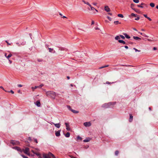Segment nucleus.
<instances>
[{
  "label": "nucleus",
  "mask_w": 158,
  "mask_h": 158,
  "mask_svg": "<svg viewBox=\"0 0 158 158\" xmlns=\"http://www.w3.org/2000/svg\"><path fill=\"white\" fill-rule=\"evenodd\" d=\"M18 93L21 94L22 93L21 92L20 90H19L18 91Z\"/></svg>",
  "instance_id": "61"
},
{
  "label": "nucleus",
  "mask_w": 158,
  "mask_h": 158,
  "mask_svg": "<svg viewBox=\"0 0 158 158\" xmlns=\"http://www.w3.org/2000/svg\"><path fill=\"white\" fill-rule=\"evenodd\" d=\"M90 138H87L86 139H85L83 140V141L85 142H88L90 140Z\"/></svg>",
  "instance_id": "17"
},
{
  "label": "nucleus",
  "mask_w": 158,
  "mask_h": 158,
  "mask_svg": "<svg viewBox=\"0 0 158 158\" xmlns=\"http://www.w3.org/2000/svg\"><path fill=\"white\" fill-rule=\"evenodd\" d=\"M143 36L145 37H148V35H147L145 34H144V33L143 34Z\"/></svg>",
  "instance_id": "40"
},
{
  "label": "nucleus",
  "mask_w": 158,
  "mask_h": 158,
  "mask_svg": "<svg viewBox=\"0 0 158 158\" xmlns=\"http://www.w3.org/2000/svg\"><path fill=\"white\" fill-rule=\"evenodd\" d=\"M139 33L140 35H143V33H142L140 32H139Z\"/></svg>",
  "instance_id": "59"
},
{
  "label": "nucleus",
  "mask_w": 158,
  "mask_h": 158,
  "mask_svg": "<svg viewBox=\"0 0 158 158\" xmlns=\"http://www.w3.org/2000/svg\"><path fill=\"white\" fill-rule=\"evenodd\" d=\"M10 143L13 145H19V141L14 140H11Z\"/></svg>",
  "instance_id": "5"
},
{
  "label": "nucleus",
  "mask_w": 158,
  "mask_h": 158,
  "mask_svg": "<svg viewBox=\"0 0 158 158\" xmlns=\"http://www.w3.org/2000/svg\"><path fill=\"white\" fill-rule=\"evenodd\" d=\"M65 124L66 125V130L67 131H70V128L69 124L67 123H65Z\"/></svg>",
  "instance_id": "9"
},
{
  "label": "nucleus",
  "mask_w": 158,
  "mask_h": 158,
  "mask_svg": "<svg viewBox=\"0 0 158 158\" xmlns=\"http://www.w3.org/2000/svg\"><path fill=\"white\" fill-rule=\"evenodd\" d=\"M6 42L7 43V44H8L9 45H10V44L7 41H6Z\"/></svg>",
  "instance_id": "51"
},
{
  "label": "nucleus",
  "mask_w": 158,
  "mask_h": 158,
  "mask_svg": "<svg viewBox=\"0 0 158 158\" xmlns=\"http://www.w3.org/2000/svg\"><path fill=\"white\" fill-rule=\"evenodd\" d=\"M46 94L47 95H49L51 97L55 96V93L52 92L51 91H48L46 93Z\"/></svg>",
  "instance_id": "3"
},
{
  "label": "nucleus",
  "mask_w": 158,
  "mask_h": 158,
  "mask_svg": "<svg viewBox=\"0 0 158 158\" xmlns=\"http://www.w3.org/2000/svg\"><path fill=\"white\" fill-rule=\"evenodd\" d=\"M43 157L44 158H55L54 155L51 152H49L48 154H44Z\"/></svg>",
  "instance_id": "1"
},
{
  "label": "nucleus",
  "mask_w": 158,
  "mask_h": 158,
  "mask_svg": "<svg viewBox=\"0 0 158 158\" xmlns=\"http://www.w3.org/2000/svg\"><path fill=\"white\" fill-rule=\"evenodd\" d=\"M136 17L137 18L135 19V20H138L139 19V16H138V15H137V16Z\"/></svg>",
  "instance_id": "35"
},
{
  "label": "nucleus",
  "mask_w": 158,
  "mask_h": 158,
  "mask_svg": "<svg viewBox=\"0 0 158 158\" xmlns=\"http://www.w3.org/2000/svg\"><path fill=\"white\" fill-rule=\"evenodd\" d=\"M150 5L151 7H154L155 5L154 3H151L150 4Z\"/></svg>",
  "instance_id": "24"
},
{
  "label": "nucleus",
  "mask_w": 158,
  "mask_h": 158,
  "mask_svg": "<svg viewBox=\"0 0 158 158\" xmlns=\"http://www.w3.org/2000/svg\"><path fill=\"white\" fill-rule=\"evenodd\" d=\"M21 156L22 157H23V158H29L28 157H27V156H24V155H21Z\"/></svg>",
  "instance_id": "37"
},
{
  "label": "nucleus",
  "mask_w": 158,
  "mask_h": 158,
  "mask_svg": "<svg viewBox=\"0 0 158 158\" xmlns=\"http://www.w3.org/2000/svg\"><path fill=\"white\" fill-rule=\"evenodd\" d=\"M134 6V4H131V8L132 9V8H132V7H133Z\"/></svg>",
  "instance_id": "46"
},
{
  "label": "nucleus",
  "mask_w": 158,
  "mask_h": 158,
  "mask_svg": "<svg viewBox=\"0 0 158 158\" xmlns=\"http://www.w3.org/2000/svg\"><path fill=\"white\" fill-rule=\"evenodd\" d=\"M91 10H95V9L94 8V7H91Z\"/></svg>",
  "instance_id": "41"
},
{
  "label": "nucleus",
  "mask_w": 158,
  "mask_h": 158,
  "mask_svg": "<svg viewBox=\"0 0 158 158\" xmlns=\"http://www.w3.org/2000/svg\"><path fill=\"white\" fill-rule=\"evenodd\" d=\"M12 56V55L11 53H10L8 55V56H6V58L7 59H9V58L10 57Z\"/></svg>",
  "instance_id": "22"
},
{
  "label": "nucleus",
  "mask_w": 158,
  "mask_h": 158,
  "mask_svg": "<svg viewBox=\"0 0 158 158\" xmlns=\"http://www.w3.org/2000/svg\"><path fill=\"white\" fill-rule=\"evenodd\" d=\"M60 131H55V135L56 136H59L60 135Z\"/></svg>",
  "instance_id": "12"
},
{
  "label": "nucleus",
  "mask_w": 158,
  "mask_h": 158,
  "mask_svg": "<svg viewBox=\"0 0 158 158\" xmlns=\"http://www.w3.org/2000/svg\"><path fill=\"white\" fill-rule=\"evenodd\" d=\"M147 19H148L149 21H151L152 20V19L149 17H148L147 18Z\"/></svg>",
  "instance_id": "50"
},
{
  "label": "nucleus",
  "mask_w": 158,
  "mask_h": 158,
  "mask_svg": "<svg viewBox=\"0 0 158 158\" xmlns=\"http://www.w3.org/2000/svg\"><path fill=\"white\" fill-rule=\"evenodd\" d=\"M31 152L32 153H33L34 154H35V152H34V151L33 150H31Z\"/></svg>",
  "instance_id": "63"
},
{
  "label": "nucleus",
  "mask_w": 158,
  "mask_h": 158,
  "mask_svg": "<svg viewBox=\"0 0 158 158\" xmlns=\"http://www.w3.org/2000/svg\"><path fill=\"white\" fill-rule=\"evenodd\" d=\"M13 148L17 150L19 152L21 153L23 152V149H21L19 147H15Z\"/></svg>",
  "instance_id": "6"
},
{
  "label": "nucleus",
  "mask_w": 158,
  "mask_h": 158,
  "mask_svg": "<svg viewBox=\"0 0 158 158\" xmlns=\"http://www.w3.org/2000/svg\"><path fill=\"white\" fill-rule=\"evenodd\" d=\"M114 23L115 25H117V24H118L119 23L120 24V23H119L118 21H114Z\"/></svg>",
  "instance_id": "27"
},
{
  "label": "nucleus",
  "mask_w": 158,
  "mask_h": 158,
  "mask_svg": "<svg viewBox=\"0 0 158 158\" xmlns=\"http://www.w3.org/2000/svg\"><path fill=\"white\" fill-rule=\"evenodd\" d=\"M51 124H53L57 128H59L60 127V124L59 123H50Z\"/></svg>",
  "instance_id": "10"
},
{
  "label": "nucleus",
  "mask_w": 158,
  "mask_h": 158,
  "mask_svg": "<svg viewBox=\"0 0 158 158\" xmlns=\"http://www.w3.org/2000/svg\"><path fill=\"white\" fill-rule=\"evenodd\" d=\"M105 66H102V67H99V69H102V68H105Z\"/></svg>",
  "instance_id": "47"
},
{
  "label": "nucleus",
  "mask_w": 158,
  "mask_h": 158,
  "mask_svg": "<svg viewBox=\"0 0 158 158\" xmlns=\"http://www.w3.org/2000/svg\"><path fill=\"white\" fill-rule=\"evenodd\" d=\"M35 104L38 107L40 106V102L39 101H37L35 103Z\"/></svg>",
  "instance_id": "13"
},
{
  "label": "nucleus",
  "mask_w": 158,
  "mask_h": 158,
  "mask_svg": "<svg viewBox=\"0 0 158 158\" xmlns=\"http://www.w3.org/2000/svg\"><path fill=\"white\" fill-rule=\"evenodd\" d=\"M153 50H157V48H156V47H154L153 48Z\"/></svg>",
  "instance_id": "52"
},
{
  "label": "nucleus",
  "mask_w": 158,
  "mask_h": 158,
  "mask_svg": "<svg viewBox=\"0 0 158 158\" xmlns=\"http://www.w3.org/2000/svg\"><path fill=\"white\" fill-rule=\"evenodd\" d=\"M48 48L49 49V52H52L53 51V49L52 48Z\"/></svg>",
  "instance_id": "26"
},
{
  "label": "nucleus",
  "mask_w": 158,
  "mask_h": 158,
  "mask_svg": "<svg viewBox=\"0 0 158 158\" xmlns=\"http://www.w3.org/2000/svg\"><path fill=\"white\" fill-rule=\"evenodd\" d=\"M70 134L69 132H67L65 135V136L66 137H69L70 136Z\"/></svg>",
  "instance_id": "19"
},
{
  "label": "nucleus",
  "mask_w": 158,
  "mask_h": 158,
  "mask_svg": "<svg viewBox=\"0 0 158 158\" xmlns=\"http://www.w3.org/2000/svg\"><path fill=\"white\" fill-rule=\"evenodd\" d=\"M143 15L145 17L147 18L148 17L146 15L144 14V15Z\"/></svg>",
  "instance_id": "44"
},
{
  "label": "nucleus",
  "mask_w": 158,
  "mask_h": 158,
  "mask_svg": "<svg viewBox=\"0 0 158 158\" xmlns=\"http://www.w3.org/2000/svg\"><path fill=\"white\" fill-rule=\"evenodd\" d=\"M38 88H40V86H35L34 87H32V89H35Z\"/></svg>",
  "instance_id": "34"
},
{
  "label": "nucleus",
  "mask_w": 158,
  "mask_h": 158,
  "mask_svg": "<svg viewBox=\"0 0 158 158\" xmlns=\"http://www.w3.org/2000/svg\"><path fill=\"white\" fill-rule=\"evenodd\" d=\"M84 125L86 127H90L91 125L90 122H86L84 123Z\"/></svg>",
  "instance_id": "7"
},
{
  "label": "nucleus",
  "mask_w": 158,
  "mask_h": 158,
  "mask_svg": "<svg viewBox=\"0 0 158 158\" xmlns=\"http://www.w3.org/2000/svg\"><path fill=\"white\" fill-rule=\"evenodd\" d=\"M86 4L89 6L90 4L88 2H86Z\"/></svg>",
  "instance_id": "58"
},
{
  "label": "nucleus",
  "mask_w": 158,
  "mask_h": 158,
  "mask_svg": "<svg viewBox=\"0 0 158 158\" xmlns=\"http://www.w3.org/2000/svg\"><path fill=\"white\" fill-rule=\"evenodd\" d=\"M133 49L136 52H140V50H138V49H137L135 48H133Z\"/></svg>",
  "instance_id": "33"
},
{
  "label": "nucleus",
  "mask_w": 158,
  "mask_h": 158,
  "mask_svg": "<svg viewBox=\"0 0 158 158\" xmlns=\"http://www.w3.org/2000/svg\"><path fill=\"white\" fill-rule=\"evenodd\" d=\"M124 47H125V48H126L127 49L128 48V47L127 46H124Z\"/></svg>",
  "instance_id": "56"
},
{
  "label": "nucleus",
  "mask_w": 158,
  "mask_h": 158,
  "mask_svg": "<svg viewBox=\"0 0 158 158\" xmlns=\"http://www.w3.org/2000/svg\"><path fill=\"white\" fill-rule=\"evenodd\" d=\"M18 86L19 87H20L22 86V85L20 84H19L18 85Z\"/></svg>",
  "instance_id": "45"
},
{
  "label": "nucleus",
  "mask_w": 158,
  "mask_h": 158,
  "mask_svg": "<svg viewBox=\"0 0 158 158\" xmlns=\"http://www.w3.org/2000/svg\"><path fill=\"white\" fill-rule=\"evenodd\" d=\"M119 153V152L117 150L115 151V154L116 156H117Z\"/></svg>",
  "instance_id": "28"
},
{
  "label": "nucleus",
  "mask_w": 158,
  "mask_h": 158,
  "mask_svg": "<svg viewBox=\"0 0 158 158\" xmlns=\"http://www.w3.org/2000/svg\"><path fill=\"white\" fill-rule=\"evenodd\" d=\"M104 66H105V67L106 68V67H108L109 66V65H105Z\"/></svg>",
  "instance_id": "62"
},
{
  "label": "nucleus",
  "mask_w": 158,
  "mask_h": 158,
  "mask_svg": "<svg viewBox=\"0 0 158 158\" xmlns=\"http://www.w3.org/2000/svg\"><path fill=\"white\" fill-rule=\"evenodd\" d=\"M119 36L121 37V38L123 39H125V37L122 35H120Z\"/></svg>",
  "instance_id": "31"
},
{
  "label": "nucleus",
  "mask_w": 158,
  "mask_h": 158,
  "mask_svg": "<svg viewBox=\"0 0 158 158\" xmlns=\"http://www.w3.org/2000/svg\"><path fill=\"white\" fill-rule=\"evenodd\" d=\"M143 6H145V7L147 8L148 7V5L143 2L141 3L140 5H137L138 7L141 8H143Z\"/></svg>",
  "instance_id": "4"
},
{
  "label": "nucleus",
  "mask_w": 158,
  "mask_h": 158,
  "mask_svg": "<svg viewBox=\"0 0 158 158\" xmlns=\"http://www.w3.org/2000/svg\"><path fill=\"white\" fill-rule=\"evenodd\" d=\"M132 9L134 10L136 12H138V10H136L135 9V8H132Z\"/></svg>",
  "instance_id": "49"
},
{
  "label": "nucleus",
  "mask_w": 158,
  "mask_h": 158,
  "mask_svg": "<svg viewBox=\"0 0 158 158\" xmlns=\"http://www.w3.org/2000/svg\"><path fill=\"white\" fill-rule=\"evenodd\" d=\"M77 139H80V140H81V139H82L79 136H78L77 137Z\"/></svg>",
  "instance_id": "36"
},
{
  "label": "nucleus",
  "mask_w": 158,
  "mask_h": 158,
  "mask_svg": "<svg viewBox=\"0 0 158 158\" xmlns=\"http://www.w3.org/2000/svg\"><path fill=\"white\" fill-rule=\"evenodd\" d=\"M104 10L106 11L107 12H109L110 11V8L107 6H105Z\"/></svg>",
  "instance_id": "11"
},
{
  "label": "nucleus",
  "mask_w": 158,
  "mask_h": 158,
  "mask_svg": "<svg viewBox=\"0 0 158 158\" xmlns=\"http://www.w3.org/2000/svg\"><path fill=\"white\" fill-rule=\"evenodd\" d=\"M67 79L68 80L70 79V77L69 76H67Z\"/></svg>",
  "instance_id": "64"
},
{
  "label": "nucleus",
  "mask_w": 158,
  "mask_h": 158,
  "mask_svg": "<svg viewBox=\"0 0 158 158\" xmlns=\"http://www.w3.org/2000/svg\"><path fill=\"white\" fill-rule=\"evenodd\" d=\"M118 42L119 43H122V44H126V42L124 41H123V40H118Z\"/></svg>",
  "instance_id": "18"
},
{
  "label": "nucleus",
  "mask_w": 158,
  "mask_h": 158,
  "mask_svg": "<svg viewBox=\"0 0 158 158\" xmlns=\"http://www.w3.org/2000/svg\"><path fill=\"white\" fill-rule=\"evenodd\" d=\"M0 88H1L2 89H3V90H4L5 92H7L6 91V90H4V88L3 87L1 86L0 87Z\"/></svg>",
  "instance_id": "43"
},
{
  "label": "nucleus",
  "mask_w": 158,
  "mask_h": 158,
  "mask_svg": "<svg viewBox=\"0 0 158 158\" xmlns=\"http://www.w3.org/2000/svg\"><path fill=\"white\" fill-rule=\"evenodd\" d=\"M95 29L96 30H100V29L98 27H96L95 28Z\"/></svg>",
  "instance_id": "48"
},
{
  "label": "nucleus",
  "mask_w": 158,
  "mask_h": 158,
  "mask_svg": "<svg viewBox=\"0 0 158 158\" xmlns=\"http://www.w3.org/2000/svg\"><path fill=\"white\" fill-rule=\"evenodd\" d=\"M133 38L135 40H141L140 38L137 36H134Z\"/></svg>",
  "instance_id": "16"
},
{
  "label": "nucleus",
  "mask_w": 158,
  "mask_h": 158,
  "mask_svg": "<svg viewBox=\"0 0 158 158\" xmlns=\"http://www.w3.org/2000/svg\"><path fill=\"white\" fill-rule=\"evenodd\" d=\"M137 15L136 14H135L134 13H131V16H130V17H131V16H134L135 17H136L137 16Z\"/></svg>",
  "instance_id": "21"
},
{
  "label": "nucleus",
  "mask_w": 158,
  "mask_h": 158,
  "mask_svg": "<svg viewBox=\"0 0 158 158\" xmlns=\"http://www.w3.org/2000/svg\"><path fill=\"white\" fill-rule=\"evenodd\" d=\"M82 2H83L85 4H86V2L85 0H82Z\"/></svg>",
  "instance_id": "57"
},
{
  "label": "nucleus",
  "mask_w": 158,
  "mask_h": 158,
  "mask_svg": "<svg viewBox=\"0 0 158 158\" xmlns=\"http://www.w3.org/2000/svg\"><path fill=\"white\" fill-rule=\"evenodd\" d=\"M114 82H112V83H110V82L108 81H106V84H110L111 83H113Z\"/></svg>",
  "instance_id": "42"
},
{
  "label": "nucleus",
  "mask_w": 158,
  "mask_h": 158,
  "mask_svg": "<svg viewBox=\"0 0 158 158\" xmlns=\"http://www.w3.org/2000/svg\"><path fill=\"white\" fill-rule=\"evenodd\" d=\"M107 18H108V19L110 21H111L112 20V19L109 16H107Z\"/></svg>",
  "instance_id": "38"
},
{
  "label": "nucleus",
  "mask_w": 158,
  "mask_h": 158,
  "mask_svg": "<svg viewBox=\"0 0 158 158\" xmlns=\"http://www.w3.org/2000/svg\"><path fill=\"white\" fill-rule=\"evenodd\" d=\"M112 105V103L110 102L107 104H105L103 105V106L105 108H108L109 106Z\"/></svg>",
  "instance_id": "8"
},
{
  "label": "nucleus",
  "mask_w": 158,
  "mask_h": 158,
  "mask_svg": "<svg viewBox=\"0 0 158 158\" xmlns=\"http://www.w3.org/2000/svg\"><path fill=\"white\" fill-rule=\"evenodd\" d=\"M123 34L125 36V37L127 39H130V37L128 35L127 33H123Z\"/></svg>",
  "instance_id": "14"
},
{
  "label": "nucleus",
  "mask_w": 158,
  "mask_h": 158,
  "mask_svg": "<svg viewBox=\"0 0 158 158\" xmlns=\"http://www.w3.org/2000/svg\"><path fill=\"white\" fill-rule=\"evenodd\" d=\"M147 40H148V41H153L152 40L150 39H148Z\"/></svg>",
  "instance_id": "55"
},
{
  "label": "nucleus",
  "mask_w": 158,
  "mask_h": 158,
  "mask_svg": "<svg viewBox=\"0 0 158 158\" xmlns=\"http://www.w3.org/2000/svg\"><path fill=\"white\" fill-rule=\"evenodd\" d=\"M43 86H44L43 84H41L40 85H39V86H40V87H41Z\"/></svg>",
  "instance_id": "53"
},
{
  "label": "nucleus",
  "mask_w": 158,
  "mask_h": 158,
  "mask_svg": "<svg viewBox=\"0 0 158 158\" xmlns=\"http://www.w3.org/2000/svg\"><path fill=\"white\" fill-rule=\"evenodd\" d=\"M94 24V21L93 20H92L91 23V25H93Z\"/></svg>",
  "instance_id": "54"
},
{
  "label": "nucleus",
  "mask_w": 158,
  "mask_h": 158,
  "mask_svg": "<svg viewBox=\"0 0 158 158\" xmlns=\"http://www.w3.org/2000/svg\"><path fill=\"white\" fill-rule=\"evenodd\" d=\"M23 152L24 153L28 156L30 155V153L29 152V148H26L24 149H23Z\"/></svg>",
  "instance_id": "2"
},
{
  "label": "nucleus",
  "mask_w": 158,
  "mask_h": 158,
  "mask_svg": "<svg viewBox=\"0 0 158 158\" xmlns=\"http://www.w3.org/2000/svg\"><path fill=\"white\" fill-rule=\"evenodd\" d=\"M118 16L119 17L123 18V16L122 14H118Z\"/></svg>",
  "instance_id": "25"
},
{
  "label": "nucleus",
  "mask_w": 158,
  "mask_h": 158,
  "mask_svg": "<svg viewBox=\"0 0 158 158\" xmlns=\"http://www.w3.org/2000/svg\"><path fill=\"white\" fill-rule=\"evenodd\" d=\"M133 2L135 3H138L139 2V0H133Z\"/></svg>",
  "instance_id": "29"
},
{
  "label": "nucleus",
  "mask_w": 158,
  "mask_h": 158,
  "mask_svg": "<svg viewBox=\"0 0 158 158\" xmlns=\"http://www.w3.org/2000/svg\"><path fill=\"white\" fill-rule=\"evenodd\" d=\"M133 116H132L131 114H130V118L129 119V121L130 122H131L133 120Z\"/></svg>",
  "instance_id": "15"
},
{
  "label": "nucleus",
  "mask_w": 158,
  "mask_h": 158,
  "mask_svg": "<svg viewBox=\"0 0 158 158\" xmlns=\"http://www.w3.org/2000/svg\"><path fill=\"white\" fill-rule=\"evenodd\" d=\"M34 154L38 156L39 157L41 158L40 154L39 153L35 152Z\"/></svg>",
  "instance_id": "23"
},
{
  "label": "nucleus",
  "mask_w": 158,
  "mask_h": 158,
  "mask_svg": "<svg viewBox=\"0 0 158 158\" xmlns=\"http://www.w3.org/2000/svg\"><path fill=\"white\" fill-rule=\"evenodd\" d=\"M71 111H72L73 113L76 114L78 113H79V111H78L75 110L73 109L71 110Z\"/></svg>",
  "instance_id": "20"
},
{
  "label": "nucleus",
  "mask_w": 158,
  "mask_h": 158,
  "mask_svg": "<svg viewBox=\"0 0 158 158\" xmlns=\"http://www.w3.org/2000/svg\"><path fill=\"white\" fill-rule=\"evenodd\" d=\"M67 107L69 110L71 111V110H72V109H71V107L70 106H67Z\"/></svg>",
  "instance_id": "32"
},
{
  "label": "nucleus",
  "mask_w": 158,
  "mask_h": 158,
  "mask_svg": "<svg viewBox=\"0 0 158 158\" xmlns=\"http://www.w3.org/2000/svg\"><path fill=\"white\" fill-rule=\"evenodd\" d=\"M35 142L36 143H38V141H37V140L36 139H35Z\"/></svg>",
  "instance_id": "60"
},
{
  "label": "nucleus",
  "mask_w": 158,
  "mask_h": 158,
  "mask_svg": "<svg viewBox=\"0 0 158 158\" xmlns=\"http://www.w3.org/2000/svg\"><path fill=\"white\" fill-rule=\"evenodd\" d=\"M119 39H120V38L119 36H116L115 38V39L116 40H118Z\"/></svg>",
  "instance_id": "30"
},
{
  "label": "nucleus",
  "mask_w": 158,
  "mask_h": 158,
  "mask_svg": "<svg viewBox=\"0 0 158 158\" xmlns=\"http://www.w3.org/2000/svg\"><path fill=\"white\" fill-rule=\"evenodd\" d=\"M8 92H10L12 94H14V92L12 90H10V91H8Z\"/></svg>",
  "instance_id": "39"
}]
</instances>
